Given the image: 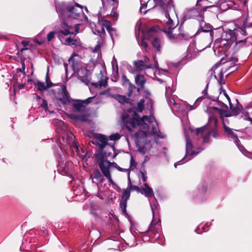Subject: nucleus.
<instances>
[{
  "label": "nucleus",
  "mask_w": 252,
  "mask_h": 252,
  "mask_svg": "<svg viewBox=\"0 0 252 252\" xmlns=\"http://www.w3.org/2000/svg\"><path fill=\"white\" fill-rule=\"evenodd\" d=\"M25 69V63H22V68H20L19 70L20 72H23Z\"/></svg>",
  "instance_id": "052dcab7"
},
{
  "label": "nucleus",
  "mask_w": 252,
  "mask_h": 252,
  "mask_svg": "<svg viewBox=\"0 0 252 252\" xmlns=\"http://www.w3.org/2000/svg\"><path fill=\"white\" fill-rule=\"evenodd\" d=\"M186 139V154L184 158L180 161L175 163L174 164L175 167H176L177 165L183 164V161L185 160V162L191 159V156H194L198 154L200 151L196 152L194 150V146L192 144L191 141L190 140L189 136L187 134H185Z\"/></svg>",
  "instance_id": "9d476101"
},
{
  "label": "nucleus",
  "mask_w": 252,
  "mask_h": 252,
  "mask_svg": "<svg viewBox=\"0 0 252 252\" xmlns=\"http://www.w3.org/2000/svg\"><path fill=\"white\" fill-rule=\"evenodd\" d=\"M214 109L216 113H218L222 118L223 117H227L231 116L229 114V112L227 110H222L216 107H214Z\"/></svg>",
  "instance_id": "c85d7f7f"
},
{
  "label": "nucleus",
  "mask_w": 252,
  "mask_h": 252,
  "mask_svg": "<svg viewBox=\"0 0 252 252\" xmlns=\"http://www.w3.org/2000/svg\"><path fill=\"white\" fill-rule=\"evenodd\" d=\"M84 101L81 100L75 101L73 103V107L75 111L79 112L83 110L84 108L83 105Z\"/></svg>",
  "instance_id": "a878e982"
},
{
  "label": "nucleus",
  "mask_w": 252,
  "mask_h": 252,
  "mask_svg": "<svg viewBox=\"0 0 252 252\" xmlns=\"http://www.w3.org/2000/svg\"><path fill=\"white\" fill-rule=\"evenodd\" d=\"M201 1L202 0H198L196 7L188 9L186 12L185 16L188 19H197L199 22L200 28L203 29L206 24L203 20V14L204 12L208 8V7L202 6L201 4Z\"/></svg>",
  "instance_id": "0eeeda50"
},
{
  "label": "nucleus",
  "mask_w": 252,
  "mask_h": 252,
  "mask_svg": "<svg viewBox=\"0 0 252 252\" xmlns=\"http://www.w3.org/2000/svg\"><path fill=\"white\" fill-rule=\"evenodd\" d=\"M56 8L57 12L63 21L78 20L86 22L87 20V17L83 11V6L78 3L73 5L64 2H59L56 4Z\"/></svg>",
  "instance_id": "f257e3e1"
},
{
  "label": "nucleus",
  "mask_w": 252,
  "mask_h": 252,
  "mask_svg": "<svg viewBox=\"0 0 252 252\" xmlns=\"http://www.w3.org/2000/svg\"><path fill=\"white\" fill-rule=\"evenodd\" d=\"M166 99L168 104L170 107H172L173 105L176 106L178 105V104L176 103L175 101L172 96L166 97Z\"/></svg>",
  "instance_id": "e433bc0d"
},
{
  "label": "nucleus",
  "mask_w": 252,
  "mask_h": 252,
  "mask_svg": "<svg viewBox=\"0 0 252 252\" xmlns=\"http://www.w3.org/2000/svg\"><path fill=\"white\" fill-rule=\"evenodd\" d=\"M240 34L245 36L247 35L245 28L238 29L234 31H225L223 32L221 38L215 41V45L218 47H222L224 48V50H226L237 40Z\"/></svg>",
  "instance_id": "7ed1b4c3"
},
{
  "label": "nucleus",
  "mask_w": 252,
  "mask_h": 252,
  "mask_svg": "<svg viewBox=\"0 0 252 252\" xmlns=\"http://www.w3.org/2000/svg\"><path fill=\"white\" fill-rule=\"evenodd\" d=\"M207 89H205L202 91V94H204V95H205L207 94Z\"/></svg>",
  "instance_id": "69168bd1"
},
{
  "label": "nucleus",
  "mask_w": 252,
  "mask_h": 252,
  "mask_svg": "<svg viewBox=\"0 0 252 252\" xmlns=\"http://www.w3.org/2000/svg\"><path fill=\"white\" fill-rule=\"evenodd\" d=\"M126 201H125V200H122V201L120 203L121 206L124 207V208L125 209L126 207Z\"/></svg>",
  "instance_id": "13d9d810"
},
{
  "label": "nucleus",
  "mask_w": 252,
  "mask_h": 252,
  "mask_svg": "<svg viewBox=\"0 0 252 252\" xmlns=\"http://www.w3.org/2000/svg\"><path fill=\"white\" fill-rule=\"evenodd\" d=\"M90 177L92 178L93 182L97 185L99 183L102 182L104 180L103 175H101L100 172L98 170L94 171L93 173L91 174Z\"/></svg>",
  "instance_id": "6ab92c4d"
},
{
  "label": "nucleus",
  "mask_w": 252,
  "mask_h": 252,
  "mask_svg": "<svg viewBox=\"0 0 252 252\" xmlns=\"http://www.w3.org/2000/svg\"><path fill=\"white\" fill-rule=\"evenodd\" d=\"M206 1H208L212 5L210 6H205V7H208V8H209L215 6L219 2V0H202V1H203L205 4H206Z\"/></svg>",
  "instance_id": "c9c22d12"
},
{
  "label": "nucleus",
  "mask_w": 252,
  "mask_h": 252,
  "mask_svg": "<svg viewBox=\"0 0 252 252\" xmlns=\"http://www.w3.org/2000/svg\"><path fill=\"white\" fill-rule=\"evenodd\" d=\"M100 49V45L99 42H98L97 44L95 45L94 48L93 50L94 52H99Z\"/></svg>",
  "instance_id": "de8ad7c7"
},
{
  "label": "nucleus",
  "mask_w": 252,
  "mask_h": 252,
  "mask_svg": "<svg viewBox=\"0 0 252 252\" xmlns=\"http://www.w3.org/2000/svg\"><path fill=\"white\" fill-rule=\"evenodd\" d=\"M172 92L173 90L170 88V87H166L165 95L166 97L171 96Z\"/></svg>",
  "instance_id": "37998d69"
},
{
  "label": "nucleus",
  "mask_w": 252,
  "mask_h": 252,
  "mask_svg": "<svg viewBox=\"0 0 252 252\" xmlns=\"http://www.w3.org/2000/svg\"><path fill=\"white\" fill-rule=\"evenodd\" d=\"M108 240L109 241V243L111 244H114L116 242V240H111V239H109Z\"/></svg>",
  "instance_id": "338daca9"
},
{
  "label": "nucleus",
  "mask_w": 252,
  "mask_h": 252,
  "mask_svg": "<svg viewBox=\"0 0 252 252\" xmlns=\"http://www.w3.org/2000/svg\"><path fill=\"white\" fill-rule=\"evenodd\" d=\"M135 82L137 86L140 87V88H143L146 83V79L144 76L141 74H138L135 77Z\"/></svg>",
  "instance_id": "b1692460"
},
{
  "label": "nucleus",
  "mask_w": 252,
  "mask_h": 252,
  "mask_svg": "<svg viewBox=\"0 0 252 252\" xmlns=\"http://www.w3.org/2000/svg\"><path fill=\"white\" fill-rule=\"evenodd\" d=\"M145 100L144 99H140V101L137 103V110L139 112H142L144 109Z\"/></svg>",
  "instance_id": "f704fd0d"
},
{
  "label": "nucleus",
  "mask_w": 252,
  "mask_h": 252,
  "mask_svg": "<svg viewBox=\"0 0 252 252\" xmlns=\"http://www.w3.org/2000/svg\"><path fill=\"white\" fill-rule=\"evenodd\" d=\"M76 56V55L73 53L68 60V63L71 64L74 72L77 73L80 81L88 85L91 79L89 71L82 63L75 62L74 60V56Z\"/></svg>",
  "instance_id": "423d86ee"
},
{
  "label": "nucleus",
  "mask_w": 252,
  "mask_h": 252,
  "mask_svg": "<svg viewBox=\"0 0 252 252\" xmlns=\"http://www.w3.org/2000/svg\"><path fill=\"white\" fill-rule=\"evenodd\" d=\"M110 185H111L113 187V188L115 189H119V187L113 182L112 180V182H109Z\"/></svg>",
  "instance_id": "6e6d98bb"
},
{
  "label": "nucleus",
  "mask_w": 252,
  "mask_h": 252,
  "mask_svg": "<svg viewBox=\"0 0 252 252\" xmlns=\"http://www.w3.org/2000/svg\"><path fill=\"white\" fill-rule=\"evenodd\" d=\"M49 79L48 76L47 75L46 77V84L44 82L38 81L37 83V89L39 91L45 90L47 89L52 87L53 83L49 82L48 80Z\"/></svg>",
  "instance_id": "412c9836"
},
{
  "label": "nucleus",
  "mask_w": 252,
  "mask_h": 252,
  "mask_svg": "<svg viewBox=\"0 0 252 252\" xmlns=\"http://www.w3.org/2000/svg\"><path fill=\"white\" fill-rule=\"evenodd\" d=\"M113 168H117L119 171H123V169L121 168L119 166H118V165L117 164V167H113ZM127 169H124V171H126Z\"/></svg>",
  "instance_id": "680f3d73"
},
{
  "label": "nucleus",
  "mask_w": 252,
  "mask_h": 252,
  "mask_svg": "<svg viewBox=\"0 0 252 252\" xmlns=\"http://www.w3.org/2000/svg\"><path fill=\"white\" fill-rule=\"evenodd\" d=\"M110 15L115 21H116L118 19L119 14L117 12L116 8H115L114 7L113 8Z\"/></svg>",
  "instance_id": "4c0bfd02"
},
{
  "label": "nucleus",
  "mask_w": 252,
  "mask_h": 252,
  "mask_svg": "<svg viewBox=\"0 0 252 252\" xmlns=\"http://www.w3.org/2000/svg\"><path fill=\"white\" fill-rule=\"evenodd\" d=\"M251 109H252V102L250 103L248 106L246 107V110H244L241 112L243 115V117H244V119L252 122V118L249 117V113L251 110Z\"/></svg>",
  "instance_id": "393cba45"
},
{
  "label": "nucleus",
  "mask_w": 252,
  "mask_h": 252,
  "mask_svg": "<svg viewBox=\"0 0 252 252\" xmlns=\"http://www.w3.org/2000/svg\"><path fill=\"white\" fill-rule=\"evenodd\" d=\"M97 140V143L99 147V149L102 151L103 149L107 146L108 140L107 138L103 135L98 134L96 135Z\"/></svg>",
  "instance_id": "a211bd4d"
},
{
  "label": "nucleus",
  "mask_w": 252,
  "mask_h": 252,
  "mask_svg": "<svg viewBox=\"0 0 252 252\" xmlns=\"http://www.w3.org/2000/svg\"><path fill=\"white\" fill-rule=\"evenodd\" d=\"M224 95H225V97L227 99V100H228V101L229 102V103L230 104V103H231V102H230V99L229 96L225 93H224Z\"/></svg>",
  "instance_id": "e2e57ef3"
},
{
  "label": "nucleus",
  "mask_w": 252,
  "mask_h": 252,
  "mask_svg": "<svg viewBox=\"0 0 252 252\" xmlns=\"http://www.w3.org/2000/svg\"><path fill=\"white\" fill-rule=\"evenodd\" d=\"M217 119L214 116H210L209 118L208 124L207 126L197 128L194 131L191 130L192 134L195 133L198 138H203V142L206 143L209 141V137L212 135L217 138L218 134L217 132Z\"/></svg>",
  "instance_id": "20e7f679"
},
{
  "label": "nucleus",
  "mask_w": 252,
  "mask_h": 252,
  "mask_svg": "<svg viewBox=\"0 0 252 252\" xmlns=\"http://www.w3.org/2000/svg\"><path fill=\"white\" fill-rule=\"evenodd\" d=\"M41 106L43 108H44L45 110H46L47 109V107H48L47 102L46 100H43V103L41 104Z\"/></svg>",
  "instance_id": "864d4df0"
},
{
  "label": "nucleus",
  "mask_w": 252,
  "mask_h": 252,
  "mask_svg": "<svg viewBox=\"0 0 252 252\" xmlns=\"http://www.w3.org/2000/svg\"><path fill=\"white\" fill-rule=\"evenodd\" d=\"M130 192L129 189H127L125 190L123 193V195L122 197V200H125V201H127L130 197Z\"/></svg>",
  "instance_id": "473e14b6"
},
{
  "label": "nucleus",
  "mask_w": 252,
  "mask_h": 252,
  "mask_svg": "<svg viewBox=\"0 0 252 252\" xmlns=\"http://www.w3.org/2000/svg\"><path fill=\"white\" fill-rule=\"evenodd\" d=\"M121 135L118 133H114L109 136L110 139L114 141L119 139Z\"/></svg>",
  "instance_id": "a19ab883"
},
{
  "label": "nucleus",
  "mask_w": 252,
  "mask_h": 252,
  "mask_svg": "<svg viewBox=\"0 0 252 252\" xmlns=\"http://www.w3.org/2000/svg\"><path fill=\"white\" fill-rule=\"evenodd\" d=\"M229 3L228 4L229 6H232L234 9H237L239 7V4L237 3L236 1H229Z\"/></svg>",
  "instance_id": "49530a36"
},
{
  "label": "nucleus",
  "mask_w": 252,
  "mask_h": 252,
  "mask_svg": "<svg viewBox=\"0 0 252 252\" xmlns=\"http://www.w3.org/2000/svg\"><path fill=\"white\" fill-rule=\"evenodd\" d=\"M223 128L225 132L226 133L227 137L228 138L230 139V140L233 141V142L235 143V144L237 146L239 149L242 153H244L246 152V150L244 149L243 146L240 145L239 143L240 141L238 138V136L237 134L236 133V131L237 130L235 129H231L228 127H227L223 122Z\"/></svg>",
  "instance_id": "9b49d317"
},
{
  "label": "nucleus",
  "mask_w": 252,
  "mask_h": 252,
  "mask_svg": "<svg viewBox=\"0 0 252 252\" xmlns=\"http://www.w3.org/2000/svg\"><path fill=\"white\" fill-rule=\"evenodd\" d=\"M229 106L230 109L233 115L237 116L240 114V112L241 111V110L233 107V105L231 103H230Z\"/></svg>",
  "instance_id": "72a5a7b5"
},
{
  "label": "nucleus",
  "mask_w": 252,
  "mask_h": 252,
  "mask_svg": "<svg viewBox=\"0 0 252 252\" xmlns=\"http://www.w3.org/2000/svg\"><path fill=\"white\" fill-rule=\"evenodd\" d=\"M158 30L157 27H153L151 28L147 32L143 34V39L141 42V45L144 47L146 52H148V45L144 41L145 39H150L151 37H154L155 33Z\"/></svg>",
  "instance_id": "4468645a"
},
{
  "label": "nucleus",
  "mask_w": 252,
  "mask_h": 252,
  "mask_svg": "<svg viewBox=\"0 0 252 252\" xmlns=\"http://www.w3.org/2000/svg\"><path fill=\"white\" fill-rule=\"evenodd\" d=\"M137 147L138 151L142 154H145L147 153L151 148V144L149 143H146L144 145H141L138 141L137 142Z\"/></svg>",
  "instance_id": "5701e85b"
},
{
  "label": "nucleus",
  "mask_w": 252,
  "mask_h": 252,
  "mask_svg": "<svg viewBox=\"0 0 252 252\" xmlns=\"http://www.w3.org/2000/svg\"><path fill=\"white\" fill-rule=\"evenodd\" d=\"M152 132L154 134H156L158 132V128L156 126H154V125L153 126V128H152Z\"/></svg>",
  "instance_id": "5fc2aeb1"
},
{
  "label": "nucleus",
  "mask_w": 252,
  "mask_h": 252,
  "mask_svg": "<svg viewBox=\"0 0 252 252\" xmlns=\"http://www.w3.org/2000/svg\"><path fill=\"white\" fill-rule=\"evenodd\" d=\"M97 158L98 159L99 167L103 175L108 179L109 182H112L111 171L113 167H117V163L110 162L103 158H98V157H97Z\"/></svg>",
  "instance_id": "1a4fd4ad"
},
{
  "label": "nucleus",
  "mask_w": 252,
  "mask_h": 252,
  "mask_svg": "<svg viewBox=\"0 0 252 252\" xmlns=\"http://www.w3.org/2000/svg\"><path fill=\"white\" fill-rule=\"evenodd\" d=\"M80 26V24H76L75 25V28H73V31L74 32V33H77L79 32V27Z\"/></svg>",
  "instance_id": "8fccbe9b"
},
{
  "label": "nucleus",
  "mask_w": 252,
  "mask_h": 252,
  "mask_svg": "<svg viewBox=\"0 0 252 252\" xmlns=\"http://www.w3.org/2000/svg\"><path fill=\"white\" fill-rule=\"evenodd\" d=\"M165 26L163 32L167 34L168 37L172 39L187 40L189 38V36L186 33L180 28L178 33L174 32V29L178 24V21H175L174 17L171 18L168 13H165V19L164 20Z\"/></svg>",
  "instance_id": "39448f33"
},
{
  "label": "nucleus",
  "mask_w": 252,
  "mask_h": 252,
  "mask_svg": "<svg viewBox=\"0 0 252 252\" xmlns=\"http://www.w3.org/2000/svg\"><path fill=\"white\" fill-rule=\"evenodd\" d=\"M249 117H251L252 119V109H251V110L250 111Z\"/></svg>",
  "instance_id": "774afa93"
},
{
  "label": "nucleus",
  "mask_w": 252,
  "mask_h": 252,
  "mask_svg": "<svg viewBox=\"0 0 252 252\" xmlns=\"http://www.w3.org/2000/svg\"><path fill=\"white\" fill-rule=\"evenodd\" d=\"M154 64H145L144 61L139 60L135 62V65L136 68L138 70H145L146 68H157L158 66V62L156 60L155 58H154Z\"/></svg>",
  "instance_id": "2eb2a0df"
},
{
  "label": "nucleus",
  "mask_w": 252,
  "mask_h": 252,
  "mask_svg": "<svg viewBox=\"0 0 252 252\" xmlns=\"http://www.w3.org/2000/svg\"><path fill=\"white\" fill-rule=\"evenodd\" d=\"M64 44L67 45L78 46L80 45V42L79 39L68 37L65 39Z\"/></svg>",
  "instance_id": "bb28decb"
},
{
  "label": "nucleus",
  "mask_w": 252,
  "mask_h": 252,
  "mask_svg": "<svg viewBox=\"0 0 252 252\" xmlns=\"http://www.w3.org/2000/svg\"><path fill=\"white\" fill-rule=\"evenodd\" d=\"M144 186V187L142 188L141 193L144 194L147 197H154V193L152 189L149 186L147 183H145Z\"/></svg>",
  "instance_id": "4be33fe9"
},
{
  "label": "nucleus",
  "mask_w": 252,
  "mask_h": 252,
  "mask_svg": "<svg viewBox=\"0 0 252 252\" xmlns=\"http://www.w3.org/2000/svg\"><path fill=\"white\" fill-rule=\"evenodd\" d=\"M113 97L121 104L128 102L129 99L125 95L115 94Z\"/></svg>",
  "instance_id": "cd10ccee"
},
{
  "label": "nucleus",
  "mask_w": 252,
  "mask_h": 252,
  "mask_svg": "<svg viewBox=\"0 0 252 252\" xmlns=\"http://www.w3.org/2000/svg\"><path fill=\"white\" fill-rule=\"evenodd\" d=\"M122 121L127 128L130 129L131 128L139 126L143 129V132L145 134L149 129V126L146 122L150 124L155 123L157 126V123L155 118L152 115L148 117L143 116L140 118L135 112L128 111L124 112L122 116Z\"/></svg>",
  "instance_id": "f03ea898"
},
{
  "label": "nucleus",
  "mask_w": 252,
  "mask_h": 252,
  "mask_svg": "<svg viewBox=\"0 0 252 252\" xmlns=\"http://www.w3.org/2000/svg\"><path fill=\"white\" fill-rule=\"evenodd\" d=\"M122 79L123 80L124 84H128L129 85H130V83L129 82V80L126 78V75H123Z\"/></svg>",
  "instance_id": "09e8293b"
},
{
  "label": "nucleus",
  "mask_w": 252,
  "mask_h": 252,
  "mask_svg": "<svg viewBox=\"0 0 252 252\" xmlns=\"http://www.w3.org/2000/svg\"><path fill=\"white\" fill-rule=\"evenodd\" d=\"M197 54V51L195 47L194 42L191 43L189 46L187 51V55L185 57L186 59H191L195 58Z\"/></svg>",
  "instance_id": "dca6fc26"
},
{
  "label": "nucleus",
  "mask_w": 252,
  "mask_h": 252,
  "mask_svg": "<svg viewBox=\"0 0 252 252\" xmlns=\"http://www.w3.org/2000/svg\"><path fill=\"white\" fill-rule=\"evenodd\" d=\"M56 97L63 104L66 105L70 103L68 93L65 86L62 87L61 91L58 94Z\"/></svg>",
  "instance_id": "ddd939ff"
},
{
  "label": "nucleus",
  "mask_w": 252,
  "mask_h": 252,
  "mask_svg": "<svg viewBox=\"0 0 252 252\" xmlns=\"http://www.w3.org/2000/svg\"><path fill=\"white\" fill-rule=\"evenodd\" d=\"M99 25L100 26V29L96 30L97 32L98 33H104V32H105L104 27L101 26L100 24H99Z\"/></svg>",
  "instance_id": "3c124183"
},
{
  "label": "nucleus",
  "mask_w": 252,
  "mask_h": 252,
  "mask_svg": "<svg viewBox=\"0 0 252 252\" xmlns=\"http://www.w3.org/2000/svg\"><path fill=\"white\" fill-rule=\"evenodd\" d=\"M102 27H105L106 29V30L108 31L109 29H110L111 27V23L110 22L107 20H104L102 21Z\"/></svg>",
  "instance_id": "ea45409f"
},
{
  "label": "nucleus",
  "mask_w": 252,
  "mask_h": 252,
  "mask_svg": "<svg viewBox=\"0 0 252 252\" xmlns=\"http://www.w3.org/2000/svg\"><path fill=\"white\" fill-rule=\"evenodd\" d=\"M139 177H141V178L143 182L146 181L147 177L146 176V173L145 172L141 171L140 172Z\"/></svg>",
  "instance_id": "a18cd8bd"
},
{
  "label": "nucleus",
  "mask_w": 252,
  "mask_h": 252,
  "mask_svg": "<svg viewBox=\"0 0 252 252\" xmlns=\"http://www.w3.org/2000/svg\"><path fill=\"white\" fill-rule=\"evenodd\" d=\"M64 66L65 67V72H66V74H67V65L66 63H64Z\"/></svg>",
  "instance_id": "0e129e2a"
},
{
  "label": "nucleus",
  "mask_w": 252,
  "mask_h": 252,
  "mask_svg": "<svg viewBox=\"0 0 252 252\" xmlns=\"http://www.w3.org/2000/svg\"><path fill=\"white\" fill-rule=\"evenodd\" d=\"M56 32H51L47 34V40L51 41L54 37Z\"/></svg>",
  "instance_id": "c03bdc74"
},
{
  "label": "nucleus",
  "mask_w": 252,
  "mask_h": 252,
  "mask_svg": "<svg viewBox=\"0 0 252 252\" xmlns=\"http://www.w3.org/2000/svg\"><path fill=\"white\" fill-rule=\"evenodd\" d=\"M153 213V220L150 224L148 231L151 235H161L160 220L158 216L155 215V210L158 208V203L155 199L153 204H150Z\"/></svg>",
  "instance_id": "6e6552de"
},
{
  "label": "nucleus",
  "mask_w": 252,
  "mask_h": 252,
  "mask_svg": "<svg viewBox=\"0 0 252 252\" xmlns=\"http://www.w3.org/2000/svg\"><path fill=\"white\" fill-rule=\"evenodd\" d=\"M128 188L129 190H136L138 192H141V189L136 186H132V183L130 179V176H129V172H128Z\"/></svg>",
  "instance_id": "c756f323"
},
{
  "label": "nucleus",
  "mask_w": 252,
  "mask_h": 252,
  "mask_svg": "<svg viewBox=\"0 0 252 252\" xmlns=\"http://www.w3.org/2000/svg\"><path fill=\"white\" fill-rule=\"evenodd\" d=\"M142 61H144L145 62V64H150L149 63V59L146 56H144V59H143V60Z\"/></svg>",
  "instance_id": "4d7b16f0"
},
{
  "label": "nucleus",
  "mask_w": 252,
  "mask_h": 252,
  "mask_svg": "<svg viewBox=\"0 0 252 252\" xmlns=\"http://www.w3.org/2000/svg\"><path fill=\"white\" fill-rule=\"evenodd\" d=\"M79 120H81V121L85 122V121H87V118L86 117L83 116V117H80L79 118Z\"/></svg>",
  "instance_id": "bf43d9fd"
},
{
  "label": "nucleus",
  "mask_w": 252,
  "mask_h": 252,
  "mask_svg": "<svg viewBox=\"0 0 252 252\" xmlns=\"http://www.w3.org/2000/svg\"><path fill=\"white\" fill-rule=\"evenodd\" d=\"M69 21H63L61 26L63 29L60 31V32L64 35L73 34L74 33L73 27L68 25L67 23Z\"/></svg>",
  "instance_id": "f3484780"
},
{
  "label": "nucleus",
  "mask_w": 252,
  "mask_h": 252,
  "mask_svg": "<svg viewBox=\"0 0 252 252\" xmlns=\"http://www.w3.org/2000/svg\"><path fill=\"white\" fill-rule=\"evenodd\" d=\"M136 162H135L133 158L131 157L130 159V166L131 167H135L136 166Z\"/></svg>",
  "instance_id": "603ef678"
},
{
  "label": "nucleus",
  "mask_w": 252,
  "mask_h": 252,
  "mask_svg": "<svg viewBox=\"0 0 252 252\" xmlns=\"http://www.w3.org/2000/svg\"><path fill=\"white\" fill-rule=\"evenodd\" d=\"M251 45V41L250 38H246L244 39H240L239 36L237 37V40L235 41L234 45L233 46V48L235 52L238 51L239 50L248 47Z\"/></svg>",
  "instance_id": "f8f14e48"
},
{
  "label": "nucleus",
  "mask_w": 252,
  "mask_h": 252,
  "mask_svg": "<svg viewBox=\"0 0 252 252\" xmlns=\"http://www.w3.org/2000/svg\"><path fill=\"white\" fill-rule=\"evenodd\" d=\"M157 5H158L164 9H170L173 6L172 4V0H154Z\"/></svg>",
  "instance_id": "aec40b11"
},
{
  "label": "nucleus",
  "mask_w": 252,
  "mask_h": 252,
  "mask_svg": "<svg viewBox=\"0 0 252 252\" xmlns=\"http://www.w3.org/2000/svg\"><path fill=\"white\" fill-rule=\"evenodd\" d=\"M113 39L115 36H117L116 30L113 28H111L107 31Z\"/></svg>",
  "instance_id": "79ce46f5"
},
{
  "label": "nucleus",
  "mask_w": 252,
  "mask_h": 252,
  "mask_svg": "<svg viewBox=\"0 0 252 252\" xmlns=\"http://www.w3.org/2000/svg\"><path fill=\"white\" fill-rule=\"evenodd\" d=\"M204 98V97L203 96H201V97H198L196 101L195 102L194 104L193 105H190L189 106V110H191L192 109H195V108L197 107V103L199 101H200L201 100H202Z\"/></svg>",
  "instance_id": "58836bf2"
},
{
  "label": "nucleus",
  "mask_w": 252,
  "mask_h": 252,
  "mask_svg": "<svg viewBox=\"0 0 252 252\" xmlns=\"http://www.w3.org/2000/svg\"><path fill=\"white\" fill-rule=\"evenodd\" d=\"M92 85L95 88H101L102 87H106L107 85V81L106 80H100L96 83H92Z\"/></svg>",
  "instance_id": "7c9ffc66"
},
{
  "label": "nucleus",
  "mask_w": 252,
  "mask_h": 252,
  "mask_svg": "<svg viewBox=\"0 0 252 252\" xmlns=\"http://www.w3.org/2000/svg\"><path fill=\"white\" fill-rule=\"evenodd\" d=\"M152 45L153 47L156 49L157 51H160V41L158 38H154V40L152 41Z\"/></svg>",
  "instance_id": "2f4dec72"
}]
</instances>
